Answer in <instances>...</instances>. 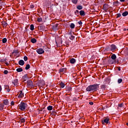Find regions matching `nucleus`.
I'll use <instances>...</instances> for the list:
<instances>
[{"label": "nucleus", "mask_w": 128, "mask_h": 128, "mask_svg": "<svg viewBox=\"0 0 128 128\" xmlns=\"http://www.w3.org/2000/svg\"><path fill=\"white\" fill-rule=\"evenodd\" d=\"M46 112V110H39V113L40 114H44Z\"/></svg>", "instance_id": "obj_26"}, {"label": "nucleus", "mask_w": 128, "mask_h": 128, "mask_svg": "<svg viewBox=\"0 0 128 128\" xmlns=\"http://www.w3.org/2000/svg\"><path fill=\"white\" fill-rule=\"evenodd\" d=\"M2 103L4 106H8L10 102L8 99H5L3 100Z\"/></svg>", "instance_id": "obj_9"}, {"label": "nucleus", "mask_w": 128, "mask_h": 128, "mask_svg": "<svg viewBox=\"0 0 128 128\" xmlns=\"http://www.w3.org/2000/svg\"><path fill=\"white\" fill-rule=\"evenodd\" d=\"M114 4H118V1H116V2H114L113 3Z\"/></svg>", "instance_id": "obj_51"}, {"label": "nucleus", "mask_w": 128, "mask_h": 128, "mask_svg": "<svg viewBox=\"0 0 128 128\" xmlns=\"http://www.w3.org/2000/svg\"><path fill=\"white\" fill-rule=\"evenodd\" d=\"M106 86L105 85V84H102V85L100 86V88H101V89H102V90H106Z\"/></svg>", "instance_id": "obj_21"}, {"label": "nucleus", "mask_w": 128, "mask_h": 128, "mask_svg": "<svg viewBox=\"0 0 128 128\" xmlns=\"http://www.w3.org/2000/svg\"><path fill=\"white\" fill-rule=\"evenodd\" d=\"M121 16V14H117V18H120Z\"/></svg>", "instance_id": "obj_49"}, {"label": "nucleus", "mask_w": 128, "mask_h": 128, "mask_svg": "<svg viewBox=\"0 0 128 128\" xmlns=\"http://www.w3.org/2000/svg\"><path fill=\"white\" fill-rule=\"evenodd\" d=\"M5 64H6V66H9V64H8V62H5Z\"/></svg>", "instance_id": "obj_55"}, {"label": "nucleus", "mask_w": 128, "mask_h": 128, "mask_svg": "<svg viewBox=\"0 0 128 128\" xmlns=\"http://www.w3.org/2000/svg\"><path fill=\"white\" fill-rule=\"evenodd\" d=\"M30 30L32 31L34 30V24H30Z\"/></svg>", "instance_id": "obj_25"}, {"label": "nucleus", "mask_w": 128, "mask_h": 128, "mask_svg": "<svg viewBox=\"0 0 128 128\" xmlns=\"http://www.w3.org/2000/svg\"><path fill=\"white\" fill-rule=\"evenodd\" d=\"M18 79H16L12 82V84H14V86H17L18 84Z\"/></svg>", "instance_id": "obj_17"}, {"label": "nucleus", "mask_w": 128, "mask_h": 128, "mask_svg": "<svg viewBox=\"0 0 128 128\" xmlns=\"http://www.w3.org/2000/svg\"><path fill=\"white\" fill-rule=\"evenodd\" d=\"M6 42H7V39H6V38H4L2 40V43H4V44L6 43Z\"/></svg>", "instance_id": "obj_37"}, {"label": "nucleus", "mask_w": 128, "mask_h": 128, "mask_svg": "<svg viewBox=\"0 0 128 128\" xmlns=\"http://www.w3.org/2000/svg\"><path fill=\"white\" fill-rule=\"evenodd\" d=\"M24 60L25 62L28 61V56H24Z\"/></svg>", "instance_id": "obj_46"}, {"label": "nucleus", "mask_w": 128, "mask_h": 128, "mask_svg": "<svg viewBox=\"0 0 128 128\" xmlns=\"http://www.w3.org/2000/svg\"><path fill=\"white\" fill-rule=\"evenodd\" d=\"M127 30L128 31V28Z\"/></svg>", "instance_id": "obj_64"}, {"label": "nucleus", "mask_w": 128, "mask_h": 128, "mask_svg": "<svg viewBox=\"0 0 128 128\" xmlns=\"http://www.w3.org/2000/svg\"><path fill=\"white\" fill-rule=\"evenodd\" d=\"M6 60H7L6 58H2V59L0 60V62L2 63V62H6Z\"/></svg>", "instance_id": "obj_27"}, {"label": "nucleus", "mask_w": 128, "mask_h": 128, "mask_svg": "<svg viewBox=\"0 0 128 128\" xmlns=\"http://www.w3.org/2000/svg\"><path fill=\"white\" fill-rule=\"evenodd\" d=\"M60 72H66V68H60Z\"/></svg>", "instance_id": "obj_35"}, {"label": "nucleus", "mask_w": 128, "mask_h": 128, "mask_svg": "<svg viewBox=\"0 0 128 128\" xmlns=\"http://www.w3.org/2000/svg\"><path fill=\"white\" fill-rule=\"evenodd\" d=\"M18 64L20 66H23L24 64V62L22 60H20L18 61Z\"/></svg>", "instance_id": "obj_11"}, {"label": "nucleus", "mask_w": 128, "mask_h": 128, "mask_svg": "<svg viewBox=\"0 0 128 128\" xmlns=\"http://www.w3.org/2000/svg\"><path fill=\"white\" fill-rule=\"evenodd\" d=\"M30 8H34V5H30Z\"/></svg>", "instance_id": "obj_54"}, {"label": "nucleus", "mask_w": 128, "mask_h": 128, "mask_svg": "<svg viewBox=\"0 0 128 128\" xmlns=\"http://www.w3.org/2000/svg\"><path fill=\"white\" fill-rule=\"evenodd\" d=\"M4 2L2 1V0H0V6H4Z\"/></svg>", "instance_id": "obj_39"}, {"label": "nucleus", "mask_w": 128, "mask_h": 128, "mask_svg": "<svg viewBox=\"0 0 128 128\" xmlns=\"http://www.w3.org/2000/svg\"><path fill=\"white\" fill-rule=\"evenodd\" d=\"M123 106H124L123 103H122V104H118V106H119L120 108L123 107Z\"/></svg>", "instance_id": "obj_48"}, {"label": "nucleus", "mask_w": 128, "mask_h": 128, "mask_svg": "<svg viewBox=\"0 0 128 128\" xmlns=\"http://www.w3.org/2000/svg\"><path fill=\"white\" fill-rule=\"evenodd\" d=\"M78 24H80V25H82V21H79L78 22Z\"/></svg>", "instance_id": "obj_52"}, {"label": "nucleus", "mask_w": 128, "mask_h": 128, "mask_svg": "<svg viewBox=\"0 0 128 128\" xmlns=\"http://www.w3.org/2000/svg\"><path fill=\"white\" fill-rule=\"evenodd\" d=\"M19 108L22 111H24L28 108V104L22 102H21L20 104H18Z\"/></svg>", "instance_id": "obj_2"}, {"label": "nucleus", "mask_w": 128, "mask_h": 128, "mask_svg": "<svg viewBox=\"0 0 128 128\" xmlns=\"http://www.w3.org/2000/svg\"><path fill=\"white\" fill-rule=\"evenodd\" d=\"M56 112L54 111V110L52 113V114L53 116H56Z\"/></svg>", "instance_id": "obj_43"}, {"label": "nucleus", "mask_w": 128, "mask_h": 128, "mask_svg": "<svg viewBox=\"0 0 128 128\" xmlns=\"http://www.w3.org/2000/svg\"><path fill=\"white\" fill-rule=\"evenodd\" d=\"M20 122L21 123H24V122H26V119L24 118L20 119Z\"/></svg>", "instance_id": "obj_36"}, {"label": "nucleus", "mask_w": 128, "mask_h": 128, "mask_svg": "<svg viewBox=\"0 0 128 128\" xmlns=\"http://www.w3.org/2000/svg\"><path fill=\"white\" fill-rule=\"evenodd\" d=\"M112 64H114V62H112Z\"/></svg>", "instance_id": "obj_60"}, {"label": "nucleus", "mask_w": 128, "mask_h": 128, "mask_svg": "<svg viewBox=\"0 0 128 128\" xmlns=\"http://www.w3.org/2000/svg\"><path fill=\"white\" fill-rule=\"evenodd\" d=\"M109 8V5L106 4H104L103 5V10L105 11L107 10H108V8Z\"/></svg>", "instance_id": "obj_7"}, {"label": "nucleus", "mask_w": 128, "mask_h": 128, "mask_svg": "<svg viewBox=\"0 0 128 128\" xmlns=\"http://www.w3.org/2000/svg\"><path fill=\"white\" fill-rule=\"evenodd\" d=\"M42 21V18H37V22H41Z\"/></svg>", "instance_id": "obj_38"}, {"label": "nucleus", "mask_w": 128, "mask_h": 128, "mask_svg": "<svg viewBox=\"0 0 128 128\" xmlns=\"http://www.w3.org/2000/svg\"><path fill=\"white\" fill-rule=\"evenodd\" d=\"M4 104H3L2 103L0 104V111L2 110H4Z\"/></svg>", "instance_id": "obj_20"}, {"label": "nucleus", "mask_w": 128, "mask_h": 128, "mask_svg": "<svg viewBox=\"0 0 128 128\" xmlns=\"http://www.w3.org/2000/svg\"><path fill=\"white\" fill-rule=\"evenodd\" d=\"M2 90V86L0 85V92H1Z\"/></svg>", "instance_id": "obj_56"}, {"label": "nucleus", "mask_w": 128, "mask_h": 128, "mask_svg": "<svg viewBox=\"0 0 128 128\" xmlns=\"http://www.w3.org/2000/svg\"><path fill=\"white\" fill-rule=\"evenodd\" d=\"M126 125L128 126V122L126 123Z\"/></svg>", "instance_id": "obj_59"}, {"label": "nucleus", "mask_w": 128, "mask_h": 128, "mask_svg": "<svg viewBox=\"0 0 128 128\" xmlns=\"http://www.w3.org/2000/svg\"><path fill=\"white\" fill-rule=\"evenodd\" d=\"M124 54L126 56H128V48H126L125 50H124Z\"/></svg>", "instance_id": "obj_41"}, {"label": "nucleus", "mask_w": 128, "mask_h": 128, "mask_svg": "<svg viewBox=\"0 0 128 128\" xmlns=\"http://www.w3.org/2000/svg\"><path fill=\"white\" fill-rule=\"evenodd\" d=\"M126 1L128 2V0H126Z\"/></svg>", "instance_id": "obj_63"}, {"label": "nucleus", "mask_w": 128, "mask_h": 128, "mask_svg": "<svg viewBox=\"0 0 128 128\" xmlns=\"http://www.w3.org/2000/svg\"><path fill=\"white\" fill-rule=\"evenodd\" d=\"M36 52L39 54H42L44 52V51L42 48H38L36 50Z\"/></svg>", "instance_id": "obj_6"}, {"label": "nucleus", "mask_w": 128, "mask_h": 128, "mask_svg": "<svg viewBox=\"0 0 128 128\" xmlns=\"http://www.w3.org/2000/svg\"><path fill=\"white\" fill-rule=\"evenodd\" d=\"M22 79L24 80V81H26L28 80V79L29 78L28 76V74H26L22 77Z\"/></svg>", "instance_id": "obj_12"}, {"label": "nucleus", "mask_w": 128, "mask_h": 128, "mask_svg": "<svg viewBox=\"0 0 128 128\" xmlns=\"http://www.w3.org/2000/svg\"><path fill=\"white\" fill-rule=\"evenodd\" d=\"M76 8L79 10H81L83 8V7L81 5H78V6H77Z\"/></svg>", "instance_id": "obj_31"}, {"label": "nucleus", "mask_w": 128, "mask_h": 128, "mask_svg": "<svg viewBox=\"0 0 128 128\" xmlns=\"http://www.w3.org/2000/svg\"><path fill=\"white\" fill-rule=\"evenodd\" d=\"M122 78L118 79V84H120L122 82Z\"/></svg>", "instance_id": "obj_45"}, {"label": "nucleus", "mask_w": 128, "mask_h": 128, "mask_svg": "<svg viewBox=\"0 0 128 128\" xmlns=\"http://www.w3.org/2000/svg\"><path fill=\"white\" fill-rule=\"evenodd\" d=\"M70 27L71 29H74L75 28V24L74 23H71L70 25Z\"/></svg>", "instance_id": "obj_23"}, {"label": "nucleus", "mask_w": 128, "mask_h": 128, "mask_svg": "<svg viewBox=\"0 0 128 128\" xmlns=\"http://www.w3.org/2000/svg\"><path fill=\"white\" fill-rule=\"evenodd\" d=\"M56 42V44H57V42Z\"/></svg>", "instance_id": "obj_62"}, {"label": "nucleus", "mask_w": 128, "mask_h": 128, "mask_svg": "<svg viewBox=\"0 0 128 128\" xmlns=\"http://www.w3.org/2000/svg\"><path fill=\"white\" fill-rule=\"evenodd\" d=\"M74 38H75V36L73 35H71L70 36V40H74Z\"/></svg>", "instance_id": "obj_33"}, {"label": "nucleus", "mask_w": 128, "mask_h": 128, "mask_svg": "<svg viewBox=\"0 0 128 128\" xmlns=\"http://www.w3.org/2000/svg\"><path fill=\"white\" fill-rule=\"evenodd\" d=\"M67 90L68 92H72V88L71 87H68Z\"/></svg>", "instance_id": "obj_42"}, {"label": "nucleus", "mask_w": 128, "mask_h": 128, "mask_svg": "<svg viewBox=\"0 0 128 128\" xmlns=\"http://www.w3.org/2000/svg\"><path fill=\"white\" fill-rule=\"evenodd\" d=\"M110 48L111 50V52H114L118 50L117 46L114 44H112L111 46H110Z\"/></svg>", "instance_id": "obj_5"}, {"label": "nucleus", "mask_w": 128, "mask_h": 128, "mask_svg": "<svg viewBox=\"0 0 128 128\" xmlns=\"http://www.w3.org/2000/svg\"><path fill=\"white\" fill-rule=\"evenodd\" d=\"M40 30H44L45 28V26H40Z\"/></svg>", "instance_id": "obj_44"}, {"label": "nucleus", "mask_w": 128, "mask_h": 128, "mask_svg": "<svg viewBox=\"0 0 128 128\" xmlns=\"http://www.w3.org/2000/svg\"><path fill=\"white\" fill-rule=\"evenodd\" d=\"M30 42L33 44H36L37 42V40L35 38H32L30 40Z\"/></svg>", "instance_id": "obj_22"}, {"label": "nucleus", "mask_w": 128, "mask_h": 128, "mask_svg": "<svg viewBox=\"0 0 128 128\" xmlns=\"http://www.w3.org/2000/svg\"><path fill=\"white\" fill-rule=\"evenodd\" d=\"M11 104H12V106H14V101H12V102H11Z\"/></svg>", "instance_id": "obj_53"}, {"label": "nucleus", "mask_w": 128, "mask_h": 128, "mask_svg": "<svg viewBox=\"0 0 128 128\" xmlns=\"http://www.w3.org/2000/svg\"><path fill=\"white\" fill-rule=\"evenodd\" d=\"M100 84H94L90 85L86 88V90L88 92H96L99 90Z\"/></svg>", "instance_id": "obj_1"}, {"label": "nucleus", "mask_w": 128, "mask_h": 128, "mask_svg": "<svg viewBox=\"0 0 128 128\" xmlns=\"http://www.w3.org/2000/svg\"><path fill=\"white\" fill-rule=\"evenodd\" d=\"M112 55L111 56V58L114 60H115L116 59V54H112Z\"/></svg>", "instance_id": "obj_18"}, {"label": "nucleus", "mask_w": 128, "mask_h": 128, "mask_svg": "<svg viewBox=\"0 0 128 128\" xmlns=\"http://www.w3.org/2000/svg\"><path fill=\"white\" fill-rule=\"evenodd\" d=\"M24 96V93L22 92V90H20V94L18 96V98H22Z\"/></svg>", "instance_id": "obj_14"}, {"label": "nucleus", "mask_w": 128, "mask_h": 128, "mask_svg": "<svg viewBox=\"0 0 128 128\" xmlns=\"http://www.w3.org/2000/svg\"><path fill=\"white\" fill-rule=\"evenodd\" d=\"M2 24V25L3 27H6L8 25V23H6V21H2V22H1Z\"/></svg>", "instance_id": "obj_16"}, {"label": "nucleus", "mask_w": 128, "mask_h": 128, "mask_svg": "<svg viewBox=\"0 0 128 128\" xmlns=\"http://www.w3.org/2000/svg\"><path fill=\"white\" fill-rule=\"evenodd\" d=\"M89 104H90V106H93L94 104V102H89Z\"/></svg>", "instance_id": "obj_50"}, {"label": "nucleus", "mask_w": 128, "mask_h": 128, "mask_svg": "<svg viewBox=\"0 0 128 128\" xmlns=\"http://www.w3.org/2000/svg\"><path fill=\"white\" fill-rule=\"evenodd\" d=\"M26 84L28 88H30L34 86L33 82L31 80H28Z\"/></svg>", "instance_id": "obj_4"}, {"label": "nucleus", "mask_w": 128, "mask_h": 128, "mask_svg": "<svg viewBox=\"0 0 128 128\" xmlns=\"http://www.w3.org/2000/svg\"><path fill=\"white\" fill-rule=\"evenodd\" d=\"M78 0H72V2L74 4H78Z\"/></svg>", "instance_id": "obj_30"}, {"label": "nucleus", "mask_w": 128, "mask_h": 128, "mask_svg": "<svg viewBox=\"0 0 128 128\" xmlns=\"http://www.w3.org/2000/svg\"><path fill=\"white\" fill-rule=\"evenodd\" d=\"M30 64H27L26 65V68H25V70H30Z\"/></svg>", "instance_id": "obj_24"}, {"label": "nucleus", "mask_w": 128, "mask_h": 128, "mask_svg": "<svg viewBox=\"0 0 128 128\" xmlns=\"http://www.w3.org/2000/svg\"><path fill=\"white\" fill-rule=\"evenodd\" d=\"M4 88L6 90L7 92H10V86L8 85L4 86Z\"/></svg>", "instance_id": "obj_8"}, {"label": "nucleus", "mask_w": 128, "mask_h": 128, "mask_svg": "<svg viewBox=\"0 0 128 128\" xmlns=\"http://www.w3.org/2000/svg\"><path fill=\"white\" fill-rule=\"evenodd\" d=\"M110 123V118H107L105 119H104L103 120H102V124L103 125H106Z\"/></svg>", "instance_id": "obj_3"}, {"label": "nucleus", "mask_w": 128, "mask_h": 128, "mask_svg": "<svg viewBox=\"0 0 128 128\" xmlns=\"http://www.w3.org/2000/svg\"><path fill=\"white\" fill-rule=\"evenodd\" d=\"M8 73V70H4V74H7Z\"/></svg>", "instance_id": "obj_47"}, {"label": "nucleus", "mask_w": 128, "mask_h": 128, "mask_svg": "<svg viewBox=\"0 0 128 128\" xmlns=\"http://www.w3.org/2000/svg\"><path fill=\"white\" fill-rule=\"evenodd\" d=\"M65 84L64 82H62L60 84V88H65Z\"/></svg>", "instance_id": "obj_15"}, {"label": "nucleus", "mask_w": 128, "mask_h": 128, "mask_svg": "<svg viewBox=\"0 0 128 128\" xmlns=\"http://www.w3.org/2000/svg\"><path fill=\"white\" fill-rule=\"evenodd\" d=\"M76 62V60L74 58H72L71 59H70V62L71 64H74Z\"/></svg>", "instance_id": "obj_10"}, {"label": "nucleus", "mask_w": 128, "mask_h": 128, "mask_svg": "<svg viewBox=\"0 0 128 128\" xmlns=\"http://www.w3.org/2000/svg\"><path fill=\"white\" fill-rule=\"evenodd\" d=\"M52 108L53 106H49L48 108H47V109L48 110H52Z\"/></svg>", "instance_id": "obj_34"}, {"label": "nucleus", "mask_w": 128, "mask_h": 128, "mask_svg": "<svg viewBox=\"0 0 128 128\" xmlns=\"http://www.w3.org/2000/svg\"><path fill=\"white\" fill-rule=\"evenodd\" d=\"M118 70H119V71L120 70V67H118Z\"/></svg>", "instance_id": "obj_57"}, {"label": "nucleus", "mask_w": 128, "mask_h": 128, "mask_svg": "<svg viewBox=\"0 0 128 128\" xmlns=\"http://www.w3.org/2000/svg\"><path fill=\"white\" fill-rule=\"evenodd\" d=\"M104 52H111L110 46H106V47L104 48Z\"/></svg>", "instance_id": "obj_13"}, {"label": "nucleus", "mask_w": 128, "mask_h": 128, "mask_svg": "<svg viewBox=\"0 0 128 128\" xmlns=\"http://www.w3.org/2000/svg\"><path fill=\"white\" fill-rule=\"evenodd\" d=\"M79 11L78 10H75V12H74V14H75V15H76L77 16H79Z\"/></svg>", "instance_id": "obj_29"}, {"label": "nucleus", "mask_w": 128, "mask_h": 128, "mask_svg": "<svg viewBox=\"0 0 128 128\" xmlns=\"http://www.w3.org/2000/svg\"><path fill=\"white\" fill-rule=\"evenodd\" d=\"M128 15V11H126L122 13V16H126Z\"/></svg>", "instance_id": "obj_28"}, {"label": "nucleus", "mask_w": 128, "mask_h": 128, "mask_svg": "<svg viewBox=\"0 0 128 128\" xmlns=\"http://www.w3.org/2000/svg\"><path fill=\"white\" fill-rule=\"evenodd\" d=\"M58 26V24H56L55 26H53V28L55 30H58L57 27Z\"/></svg>", "instance_id": "obj_40"}, {"label": "nucleus", "mask_w": 128, "mask_h": 128, "mask_svg": "<svg viewBox=\"0 0 128 128\" xmlns=\"http://www.w3.org/2000/svg\"><path fill=\"white\" fill-rule=\"evenodd\" d=\"M118 62V60H117V62Z\"/></svg>", "instance_id": "obj_61"}, {"label": "nucleus", "mask_w": 128, "mask_h": 128, "mask_svg": "<svg viewBox=\"0 0 128 128\" xmlns=\"http://www.w3.org/2000/svg\"><path fill=\"white\" fill-rule=\"evenodd\" d=\"M80 15L82 16H86V13H85V12H84V10H80Z\"/></svg>", "instance_id": "obj_19"}, {"label": "nucleus", "mask_w": 128, "mask_h": 128, "mask_svg": "<svg viewBox=\"0 0 128 128\" xmlns=\"http://www.w3.org/2000/svg\"><path fill=\"white\" fill-rule=\"evenodd\" d=\"M23 70L22 68H18L16 69V72H22Z\"/></svg>", "instance_id": "obj_32"}, {"label": "nucleus", "mask_w": 128, "mask_h": 128, "mask_svg": "<svg viewBox=\"0 0 128 128\" xmlns=\"http://www.w3.org/2000/svg\"><path fill=\"white\" fill-rule=\"evenodd\" d=\"M126 0H120V2H124Z\"/></svg>", "instance_id": "obj_58"}]
</instances>
